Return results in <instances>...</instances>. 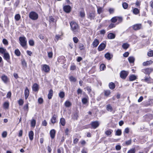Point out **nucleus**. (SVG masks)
Returning a JSON list of instances; mask_svg holds the SVG:
<instances>
[{
  "label": "nucleus",
  "mask_w": 153,
  "mask_h": 153,
  "mask_svg": "<svg viewBox=\"0 0 153 153\" xmlns=\"http://www.w3.org/2000/svg\"><path fill=\"white\" fill-rule=\"evenodd\" d=\"M71 29L75 33L78 32L79 28L78 25L76 22H72L70 23Z\"/></svg>",
  "instance_id": "nucleus-1"
},
{
  "label": "nucleus",
  "mask_w": 153,
  "mask_h": 153,
  "mask_svg": "<svg viewBox=\"0 0 153 153\" xmlns=\"http://www.w3.org/2000/svg\"><path fill=\"white\" fill-rule=\"evenodd\" d=\"M29 17L31 19L33 20H36L38 19V15L36 12L32 11L29 13Z\"/></svg>",
  "instance_id": "nucleus-2"
},
{
  "label": "nucleus",
  "mask_w": 153,
  "mask_h": 153,
  "mask_svg": "<svg viewBox=\"0 0 153 153\" xmlns=\"http://www.w3.org/2000/svg\"><path fill=\"white\" fill-rule=\"evenodd\" d=\"M21 45L23 48H25L27 44V40L25 37H20L19 38Z\"/></svg>",
  "instance_id": "nucleus-3"
},
{
  "label": "nucleus",
  "mask_w": 153,
  "mask_h": 153,
  "mask_svg": "<svg viewBox=\"0 0 153 153\" xmlns=\"http://www.w3.org/2000/svg\"><path fill=\"white\" fill-rule=\"evenodd\" d=\"M42 71L45 73H49L50 70L49 66L46 64H43L41 65Z\"/></svg>",
  "instance_id": "nucleus-4"
},
{
  "label": "nucleus",
  "mask_w": 153,
  "mask_h": 153,
  "mask_svg": "<svg viewBox=\"0 0 153 153\" xmlns=\"http://www.w3.org/2000/svg\"><path fill=\"white\" fill-rule=\"evenodd\" d=\"M128 74V72L125 71H121L120 74V77L123 79H125Z\"/></svg>",
  "instance_id": "nucleus-5"
},
{
  "label": "nucleus",
  "mask_w": 153,
  "mask_h": 153,
  "mask_svg": "<svg viewBox=\"0 0 153 153\" xmlns=\"http://www.w3.org/2000/svg\"><path fill=\"white\" fill-rule=\"evenodd\" d=\"M142 27V25L140 24H137L134 25L132 26L133 29L137 30L140 29Z\"/></svg>",
  "instance_id": "nucleus-6"
},
{
  "label": "nucleus",
  "mask_w": 153,
  "mask_h": 153,
  "mask_svg": "<svg viewBox=\"0 0 153 153\" xmlns=\"http://www.w3.org/2000/svg\"><path fill=\"white\" fill-rule=\"evenodd\" d=\"M152 69L151 68H147L142 70V72L146 74L149 75L152 71Z\"/></svg>",
  "instance_id": "nucleus-7"
},
{
  "label": "nucleus",
  "mask_w": 153,
  "mask_h": 153,
  "mask_svg": "<svg viewBox=\"0 0 153 153\" xmlns=\"http://www.w3.org/2000/svg\"><path fill=\"white\" fill-rule=\"evenodd\" d=\"M64 11L66 13H69L71 10V7L69 5H66L64 7Z\"/></svg>",
  "instance_id": "nucleus-8"
},
{
  "label": "nucleus",
  "mask_w": 153,
  "mask_h": 153,
  "mask_svg": "<svg viewBox=\"0 0 153 153\" xmlns=\"http://www.w3.org/2000/svg\"><path fill=\"white\" fill-rule=\"evenodd\" d=\"M91 124V126L94 128H97L99 125V123L97 121L92 122Z\"/></svg>",
  "instance_id": "nucleus-9"
},
{
  "label": "nucleus",
  "mask_w": 153,
  "mask_h": 153,
  "mask_svg": "<svg viewBox=\"0 0 153 153\" xmlns=\"http://www.w3.org/2000/svg\"><path fill=\"white\" fill-rule=\"evenodd\" d=\"M106 45L104 43L101 44L98 47V50L99 51H102L105 48Z\"/></svg>",
  "instance_id": "nucleus-10"
},
{
  "label": "nucleus",
  "mask_w": 153,
  "mask_h": 153,
  "mask_svg": "<svg viewBox=\"0 0 153 153\" xmlns=\"http://www.w3.org/2000/svg\"><path fill=\"white\" fill-rule=\"evenodd\" d=\"M95 17V13L94 12L89 13L88 14V17L90 19H94Z\"/></svg>",
  "instance_id": "nucleus-11"
},
{
  "label": "nucleus",
  "mask_w": 153,
  "mask_h": 153,
  "mask_svg": "<svg viewBox=\"0 0 153 153\" xmlns=\"http://www.w3.org/2000/svg\"><path fill=\"white\" fill-rule=\"evenodd\" d=\"M1 79L5 83H7L9 80L7 76L4 75L1 76Z\"/></svg>",
  "instance_id": "nucleus-12"
},
{
  "label": "nucleus",
  "mask_w": 153,
  "mask_h": 153,
  "mask_svg": "<svg viewBox=\"0 0 153 153\" xmlns=\"http://www.w3.org/2000/svg\"><path fill=\"white\" fill-rule=\"evenodd\" d=\"M99 43V40L97 39H95L92 43V45L94 47H96Z\"/></svg>",
  "instance_id": "nucleus-13"
},
{
  "label": "nucleus",
  "mask_w": 153,
  "mask_h": 153,
  "mask_svg": "<svg viewBox=\"0 0 153 153\" xmlns=\"http://www.w3.org/2000/svg\"><path fill=\"white\" fill-rule=\"evenodd\" d=\"M32 89L33 91H38L39 89L38 85L37 83H34L32 87Z\"/></svg>",
  "instance_id": "nucleus-14"
},
{
  "label": "nucleus",
  "mask_w": 153,
  "mask_h": 153,
  "mask_svg": "<svg viewBox=\"0 0 153 153\" xmlns=\"http://www.w3.org/2000/svg\"><path fill=\"white\" fill-rule=\"evenodd\" d=\"M29 95V91L27 87H26L25 91V100L27 99Z\"/></svg>",
  "instance_id": "nucleus-15"
},
{
  "label": "nucleus",
  "mask_w": 153,
  "mask_h": 153,
  "mask_svg": "<svg viewBox=\"0 0 153 153\" xmlns=\"http://www.w3.org/2000/svg\"><path fill=\"white\" fill-rule=\"evenodd\" d=\"M4 59L7 61L10 59L9 54L7 52L4 54Z\"/></svg>",
  "instance_id": "nucleus-16"
},
{
  "label": "nucleus",
  "mask_w": 153,
  "mask_h": 153,
  "mask_svg": "<svg viewBox=\"0 0 153 153\" xmlns=\"http://www.w3.org/2000/svg\"><path fill=\"white\" fill-rule=\"evenodd\" d=\"M107 37L109 39H112L115 38V35L112 33H109L108 34Z\"/></svg>",
  "instance_id": "nucleus-17"
},
{
  "label": "nucleus",
  "mask_w": 153,
  "mask_h": 153,
  "mask_svg": "<svg viewBox=\"0 0 153 153\" xmlns=\"http://www.w3.org/2000/svg\"><path fill=\"white\" fill-rule=\"evenodd\" d=\"M28 135L30 139L31 140H32L33 138L34 133L33 131H30L29 132Z\"/></svg>",
  "instance_id": "nucleus-18"
},
{
  "label": "nucleus",
  "mask_w": 153,
  "mask_h": 153,
  "mask_svg": "<svg viewBox=\"0 0 153 153\" xmlns=\"http://www.w3.org/2000/svg\"><path fill=\"white\" fill-rule=\"evenodd\" d=\"M50 133L51 138L53 139L55 137V131L54 129H52L50 131Z\"/></svg>",
  "instance_id": "nucleus-19"
},
{
  "label": "nucleus",
  "mask_w": 153,
  "mask_h": 153,
  "mask_svg": "<svg viewBox=\"0 0 153 153\" xmlns=\"http://www.w3.org/2000/svg\"><path fill=\"white\" fill-rule=\"evenodd\" d=\"M57 116L55 114H54L51 119V122L52 123L54 124L56 121Z\"/></svg>",
  "instance_id": "nucleus-20"
},
{
  "label": "nucleus",
  "mask_w": 153,
  "mask_h": 153,
  "mask_svg": "<svg viewBox=\"0 0 153 153\" xmlns=\"http://www.w3.org/2000/svg\"><path fill=\"white\" fill-rule=\"evenodd\" d=\"M53 95V91L51 89L49 91V92L48 94V97L49 99H51Z\"/></svg>",
  "instance_id": "nucleus-21"
},
{
  "label": "nucleus",
  "mask_w": 153,
  "mask_h": 153,
  "mask_svg": "<svg viewBox=\"0 0 153 153\" xmlns=\"http://www.w3.org/2000/svg\"><path fill=\"white\" fill-rule=\"evenodd\" d=\"M137 79V77L134 75H131L129 77V80L130 81H133Z\"/></svg>",
  "instance_id": "nucleus-22"
},
{
  "label": "nucleus",
  "mask_w": 153,
  "mask_h": 153,
  "mask_svg": "<svg viewBox=\"0 0 153 153\" xmlns=\"http://www.w3.org/2000/svg\"><path fill=\"white\" fill-rule=\"evenodd\" d=\"M82 101L83 104H86L88 102V97L87 96V98L85 97L82 98Z\"/></svg>",
  "instance_id": "nucleus-23"
},
{
  "label": "nucleus",
  "mask_w": 153,
  "mask_h": 153,
  "mask_svg": "<svg viewBox=\"0 0 153 153\" xmlns=\"http://www.w3.org/2000/svg\"><path fill=\"white\" fill-rule=\"evenodd\" d=\"M115 84L112 82L110 83L109 84V87L111 89H113L115 88Z\"/></svg>",
  "instance_id": "nucleus-24"
},
{
  "label": "nucleus",
  "mask_w": 153,
  "mask_h": 153,
  "mask_svg": "<svg viewBox=\"0 0 153 153\" xmlns=\"http://www.w3.org/2000/svg\"><path fill=\"white\" fill-rule=\"evenodd\" d=\"M9 104L8 102H4L3 104L4 108L5 109H7L9 108Z\"/></svg>",
  "instance_id": "nucleus-25"
},
{
  "label": "nucleus",
  "mask_w": 153,
  "mask_h": 153,
  "mask_svg": "<svg viewBox=\"0 0 153 153\" xmlns=\"http://www.w3.org/2000/svg\"><path fill=\"white\" fill-rule=\"evenodd\" d=\"M152 62H153L151 60L148 61L143 62V65L144 66L148 65H149L151 64Z\"/></svg>",
  "instance_id": "nucleus-26"
},
{
  "label": "nucleus",
  "mask_w": 153,
  "mask_h": 153,
  "mask_svg": "<svg viewBox=\"0 0 153 153\" xmlns=\"http://www.w3.org/2000/svg\"><path fill=\"white\" fill-rule=\"evenodd\" d=\"M105 56L108 60H110L111 58L110 53H106L105 55Z\"/></svg>",
  "instance_id": "nucleus-27"
},
{
  "label": "nucleus",
  "mask_w": 153,
  "mask_h": 153,
  "mask_svg": "<svg viewBox=\"0 0 153 153\" xmlns=\"http://www.w3.org/2000/svg\"><path fill=\"white\" fill-rule=\"evenodd\" d=\"M128 60L130 63H134L135 60L133 56H130L128 58Z\"/></svg>",
  "instance_id": "nucleus-28"
},
{
  "label": "nucleus",
  "mask_w": 153,
  "mask_h": 153,
  "mask_svg": "<svg viewBox=\"0 0 153 153\" xmlns=\"http://www.w3.org/2000/svg\"><path fill=\"white\" fill-rule=\"evenodd\" d=\"M113 132V130L111 129H108L107 131H106L105 132V134L107 136H110L112 132Z\"/></svg>",
  "instance_id": "nucleus-29"
},
{
  "label": "nucleus",
  "mask_w": 153,
  "mask_h": 153,
  "mask_svg": "<svg viewBox=\"0 0 153 153\" xmlns=\"http://www.w3.org/2000/svg\"><path fill=\"white\" fill-rule=\"evenodd\" d=\"M60 123L62 126H64L65 124V121L64 118H62L60 120Z\"/></svg>",
  "instance_id": "nucleus-30"
},
{
  "label": "nucleus",
  "mask_w": 153,
  "mask_h": 153,
  "mask_svg": "<svg viewBox=\"0 0 153 153\" xmlns=\"http://www.w3.org/2000/svg\"><path fill=\"white\" fill-rule=\"evenodd\" d=\"M23 109L25 111L27 112L28 111V103L25 105L23 107Z\"/></svg>",
  "instance_id": "nucleus-31"
},
{
  "label": "nucleus",
  "mask_w": 153,
  "mask_h": 153,
  "mask_svg": "<svg viewBox=\"0 0 153 153\" xmlns=\"http://www.w3.org/2000/svg\"><path fill=\"white\" fill-rule=\"evenodd\" d=\"M104 95L106 96H108L111 94V91L109 90H106L104 91Z\"/></svg>",
  "instance_id": "nucleus-32"
},
{
  "label": "nucleus",
  "mask_w": 153,
  "mask_h": 153,
  "mask_svg": "<svg viewBox=\"0 0 153 153\" xmlns=\"http://www.w3.org/2000/svg\"><path fill=\"white\" fill-rule=\"evenodd\" d=\"M36 123V121L34 119H32L31 121V127H34Z\"/></svg>",
  "instance_id": "nucleus-33"
},
{
  "label": "nucleus",
  "mask_w": 153,
  "mask_h": 153,
  "mask_svg": "<svg viewBox=\"0 0 153 153\" xmlns=\"http://www.w3.org/2000/svg\"><path fill=\"white\" fill-rule=\"evenodd\" d=\"M129 45L127 43H125L123 44L122 45L123 48L125 49H126L129 47Z\"/></svg>",
  "instance_id": "nucleus-34"
},
{
  "label": "nucleus",
  "mask_w": 153,
  "mask_h": 153,
  "mask_svg": "<svg viewBox=\"0 0 153 153\" xmlns=\"http://www.w3.org/2000/svg\"><path fill=\"white\" fill-rule=\"evenodd\" d=\"M6 50L3 48H0V53L2 54H4L7 52Z\"/></svg>",
  "instance_id": "nucleus-35"
},
{
  "label": "nucleus",
  "mask_w": 153,
  "mask_h": 153,
  "mask_svg": "<svg viewBox=\"0 0 153 153\" xmlns=\"http://www.w3.org/2000/svg\"><path fill=\"white\" fill-rule=\"evenodd\" d=\"M106 109L109 111H111L112 110V108L110 105H107Z\"/></svg>",
  "instance_id": "nucleus-36"
},
{
  "label": "nucleus",
  "mask_w": 153,
  "mask_h": 153,
  "mask_svg": "<svg viewBox=\"0 0 153 153\" xmlns=\"http://www.w3.org/2000/svg\"><path fill=\"white\" fill-rule=\"evenodd\" d=\"M117 16H115L112 18L111 21L113 23H115L117 21Z\"/></svg>",
  "instance_id": "nucleus-37"
},
{
  "label": "nucleus",
  "mask_w": 153,
  "mask_h": 153,
  "mask_svg": "<svg viewBox=\"0 0 153 153\" xmlns=\"http://www.w3.org/2000/svg\"><path fill=\"white\" fill-rule=\"evenodd\" d=\"M65 105L66 107H68L71 105V104L70 102L68 101H67L65 102Z\"/></svg>",
  "instance_id": "nucleus-38"
},
{
  "label": "nucleus",
  "mask_w": 153,
  "mask_h": 153,
  "mask_svg": "<svg viewBox=\"0 0 153 153\" xmlns=\"http://www.w3.org/2000/svg\"><path fill=\"white\" fill-rule=\"evenodd\" d=\"M20 18V16L19 14H16L15 16V19L16 21L19 20Z\"/></svg>",
  "instance_id": "nucleus-39"
},
{
  "label": "nucleus",
  "mask_w": 153,
  "mask_h": 153,
  "mask_svg": "<svg viewBox=\"0 0 153 153\" xmlns=\"http://www.w3.org/2000/svg\"><path fill=\"white\" fill-rule=\"evenodd\" d=\"M15 53L17 56H19L20 55L21 53L19 50L18 49H17L15 50Z\"/></svg>",
  "instance_id": "nucleus-40"
},
{
  "label": "nucleus",
  "mask_w": 153,
  "mask_h": 153,
  "mask_svg": "<svg viewBox=\"0 0 153 153\" xmlns=\"http://www.w3.org/2000/svg\"><path fill=\"white\" fill-rule=\"evenodd\" d=\"M151 78L150 77H145L144 81L148 83H150L151 82Z\"/></svg>",
  "instance_id": "nucleus-41"
},
{
  "label": "nucleus",
  "mask_w": 153,
  "mask_h": 153,
  "mask_svg": "<svg viewBox=\"0 0 153 153\" xmlns=\"http://www.w3.org/2000/svg\"><path fill=\"white\" fill-rule=\"evenodd\" d=\"M69 79L71 82H75L76 81V79L72 76H70L69 78Z\"/></svg>",
  "instance_id": "nucleus-42"
},
{
  "label": "nucleus",
  "mask_w": 153,
  "mask_h": 153,
  "mask_svg": "<svg viewBox=\"0 0 153 153\" xmlns=\"http://www.w3.org/2000/svg\"><path fill=\"white\" fill-rule=\"evenodd\" d=\"M85 14L84 11H82L80 12L79 16L82 18H83L85 16Z\"/></svg>",
  "instance_id": "nucleus-43"
},
{
  "label": "nucleus",
  "mask_w": 153,
  "mask_h": 153,
  "mask_svg": "<svg viewBox=\"0 0 153 153\" xmlns=\"http://www.w3.org/2000/svg\"><path fill=\"white\" fill-rule=\"evenodd\" d=\"M135 148H132L130 149L127 152V153H135Z\"/></svg>",
  "instance_id": "nucleus-44"
},
{
  "label": "nucleus",
  "mask_w": 153,
  "mask_h": 153,
  "mask_svg": "<svg viewBox=\"0 0 153 153\" xmlns=\"http://www.w3.org/2000/svg\"><path fill=\"white\" fill-rule=\"evenodd\" d=\"M121 134V131L120 129H118L116 131L115 135H116L120 136Z\"/></svg>",
  "instance_id": "nucleus-45"
},
{
  "label": "nucleus",
  "mask_w": 153,
  "mask_h": 153,
  "mask_svg": "<svg viewBox=\"0 0 153 153\" xmlns=\"http://www.w3.org/2000/svg\"><path fill=\"white\" fill-rule=\"evenodd\" d=\"M22 64L23 66L25 67H27V64L25 60L23 59L22 60Z\"/></svg>",
  "instance_id": "nucleus-46"
},
{
  "label": "nucleus",
  "mask_w": 153,
  "mask_h": 153,
  "mask_svg": "<svg viewBox=\"0 0 153 153\" xmlns=\"http://www.w3.org/2000/svg\"><path fill=\"white\" fill-rule=\"evenodd\" d=\"M139 12L138 9L137 8H135L133 10V13L135 14H137Z\"/></svg>",
  "instance_id": "nucleus-47"
},
{
  "label": "nucleus",
  "mask_w": 153,
  "mask_h": 153,
  "mask_svg": "<svg viewBox=\"0 0 153 153\" xmlns=\"http://www.w3.org/2000/svg\"><path fill=\"white\" fill-rule=\"evenodd\" d=\"M29 44L30 45L33 46L34 45V42L33 40H30L29 41Z\"/></svg>",
  "instance_id": "nucleus-48"
},
{
  "label": "nucleus",
  "mask_w": 153,
  "mask_h": 153,
  "mask_svg": "<svg viewBox=\"0 0 153 153\" xmlns=\"http://www.w3.org/2000/svg\"><path fill=\"white\" fill-rule=\"evenodd\" d=\"M59 96L61 98H63L65 96V93L63 92H61L59 94Z\"/></svg>",
  "instance_id": "nucleus-49"
},
{
  "label": "nucleus",
  "mask_w": 153,
  "mask_h": 153,
  "mask_svg": "<svg viewBox=\"0 0 153 153\" xmlns=\"http://www.w3.org/2000/svg\"><path fill=\"white\" fill-rule=\"evenodd\" d=\"M102 8L101 7H98L97 11L98 13L100 14L102 12Z\"/></svg>",
  "instance_id": "nucleus-50"
},
{
  "label": "nucleus",
  "mask_w": 153,
  "mask_h": 153,
  "mask_svg": "<svg viewBox=\"0 0 153 153\" xmlns=\"http://www.w3.org/2000/svg\"><path fill=\"white\" fill-rule=\"evenodd\" d=\"M122 6L124 9H126L128 7V4L126 2H124Z\"/></svg>",
  "instance_id": "nucleus-51"
},
{
  "label": "nucleus",
  "mask_w": 153,
  "mask_h": 153,
  "mask_svg": "<svg viewBox=\"0 0 153 153\" xmlns=\"http://www.w3.org/2000/svg\"><path fill=\"white\" fill-rule=\"evenodd\" d=\"M53 52L52 51L48 52V56L49 58H52L53 56Z\"/></svg>",
  "instance_id": "nucleus-52"
},
{
  "label": "nucleus",
  "mask_w": 153,
  "mask_h": 153,
  "mask_svg": "<svg viewBox=\"0 0 153 153\" xmlns=\"http://www.w3.org/2000/svg\"><path fill=\"white\" fill-rule=\"evenodd\" d=\"M79 48L80 50H83L84 49V45L82 44H80L79 46Z\"/></svg>",
  "instance_id": "nucleus-53"
},
{
  "label": "nucleus",
  "mask_w": 153,
  "mask_h": 153,
  "mask_svg": "<svg viewBox=\"0 0 153 153\" xmlns=\"http://www.w3.org/2000/svg\"><path fill=\"white\" fill-rule=\"evenodd\" d=\"M148 55L149 56H153V51H149L148 53Z\"/></svg>",
  "instance_id": "nucleus-54"
},
{
  "label": "nucleus",
  "mask_w": 153,
  "mask_h": 153,
  "mask_svg": "<svg viewBox=\"0 0 153 153\" xmlns=\"http://www.w3.org/2000/svg\"><path fill=\"white\" fill-rule=\"evenodd\" d=\"M7 136V132L6 131H4L2 134V136L4 138L6 137Z\"/></svg>",
  "instance_id": "nucleus-55"
},
{
  "label": "nucleus",
  "mask_w": 153,
  "mask_h": 153,
  "mask_svg": "<svg viewBox=\"0 0 153 153\" xmlns=\"http://www.w3.org/2000/svg\"><path fill=\"white\" fill-rule=\"evenodd\" d=\"M18 103L20 105H22L24 103V101L22 99H20L18 101Z\"/></svg>",
  "instance_id": "nucleus-56"
},
{
  "label": "nucleus",
  "mask_w": 153,
  "mask_h": 153,
  "mask_svg": "<svg viewBox=\"0 0 153 153\" xmlns=\"http://www.w3.org/2000/svg\"><path fill=\"white\" fill-rule=\"evenodd\" d=\"M73 40L74 42L75 43H77L79 41V40H78V39L76 37H74L73 38Z\"/></svg>",
  "instance_id": "nucleus-57"
},
{
  "label": "nucleus",
  "mask_w": 153,
  "mask_h": 153,
  "mask_svg": "<svg viewBox=\"0 0 153 153\" xmlns=\"http://www.w3.org/2000/svg\"><path fill=\"white\" fill-rule=\"evenodd\" d=\"M117 21H118V23H120L123 21V19L122 17L117 16Z\"/></svg>",
  "instance_id": "nucleus-58"
},
{
  "label": "nucleus",
  "mask_w": 153,
  "mask_h": 153,
  "mask_svg": "<svg viewBox=\"0 0 153 153\" xmlns=\"http://www.w3.org/2000/svg\"><path fill=\"white\" fill-rule=\"evenodd\" d=\"M115 27V25L113 24V23H111L110 24L109 26L108 27L110 28H112L113 27Z\"/></svg>",
  "instance_id": "nucleus-59"
},
{
  "label": "nucleus",
  "mask_w": 153,
  "mask_h": 153,
  "mask_svg": "<svg viewBox=\"0 0 153 153\" xmlns=\"http://www.w3.org/2000/svg\"><path fill=\"white\" fill-rule=\"evenodd\" d=\"M131 140H128L126 142V144L127 145H129L131 144Z\"/></svg>",
  "instance_id": "nucleus-60"
},
{
  "label": "nucleus",
  "mask_w": 153,
  "mask_h": 153,
  "mask_svg": "<svg viewBox=\"0 0 153 153\" xmlns=\"http://www.w3.org/2000/svg\"><path fill=\"white\" fill-rule=\"evenodd\" d=\"M49 21L50 22H53L55 20L51 16L49 18Z\"/></svg>",
  "instance_id": "nucleus-61"
},
{
  "label": "nucleus",
  "mask_w": 153,
  "mask_h": 153,
  "mask_svg": "<svg viewBox=\"0 0 153 153\" xmlns=\"http://www.w3.org/2000/svg\"><path fill=\"white\" fill-rule=\"evenodd\" d=\"M3 43L5 45H7L8 44L7 41L5 39H4L3 40Z\"/></svg>",
  "instance_id": "nucleus-62"
},
{
  "label": "nucleus",
  "mask_w": 153,
  "mask_h": 153,
  "mask_svg": "<svg viewBox=\"0 0 153 153\" xmlns=\"http://www.w3.org/2000/svg\"><path fill=\"white\" fill-rule=\"evenodd\" d=\"M129 54V53L128 52H126L125 53L123 54V56L124 57H126L128 56Z\"/></svg>",
  "instance_id": "nucleus-63"
},
{
  "label": "nucleus",
  "mask_w": 153,
  "mask_h": 153,
  "mask_svg": "<svg viewBox=\"0 0 153 153\" xmlns=\"http://www.w3.org/2000/svg\"><path fill=\"white\" fill-rule=\"evenodd\" d=\"M42 124L43 126H46V125L47 124V121H46V120H44L42 122Z\"/></svg>",
  "instance_id": "nucleus-64"
}]
</instances>
